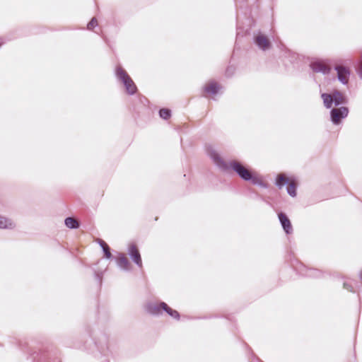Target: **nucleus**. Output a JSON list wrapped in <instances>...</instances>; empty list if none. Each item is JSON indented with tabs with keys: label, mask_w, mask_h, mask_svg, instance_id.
<instances>
[{
	"label": "nucleus",
	"mask_w": 362,
	"mask_h": 362,
	"mask_svg": "<svg viewBox=\"0 0 362 362\" xmlns=\"http://www.w3.org/2000/svg\"><path fill=\"white\" fill-rule=\"evenodd\" d=\"M206 151L214 164L221 170L226 172L232 170L244 181L250 182L252 185H257L264 189L269 187L267 183L262 181L251 170L244 166L240 162L235 160H230L228 163L226 162L211 146H207Z\"/></svg>",
	"instance_id": "f257e3e1"
},
{
	"label": "nucleus",
	"mask_w": 362,
	"mask_h": 362,
	"mask_svg": "<svg viewBox=\"0 0 362 362\" xmlns=\"http://www.w3.org/2000/svg\"><path fill=\"white\" fill-rule=\"evenodd\" d=\"M95 350L93 353L100 362H109L113 356L110 349L107 335L100 330H93L89 333Z\"/></svg>",
	"instance_id": "f03ea898"
},
{
	"label": "nucleus",
	"mask_w": 362,
	"mask_h": 362,
	"mask_svg": "<svg viewBox=\"0 0 362 362\" xmlns=\"http://www.w3.org/2000/svg\"><path fill=\"white\" fill-rule=\"evenodd\" d=\"M323 105L327 109H330L334 105L338 107L341 105H346L349 98L338 90H333L331 93H321Z\"/></svg>",
	"instance_id": "7ed1b4c3"
},
{
	"label": "nucleus",
	"mask_w": 362,
	"mask_h": 362,
	"mask_svg": "<svg viewBox=\"0 0 362 362\" xmlns=\"http://www.w3.org/2000/svg\"><path fill=\"white\" fill-rule=\"evenodd\" d=\"M33 362H61L56 350H38L30 354Z\"/></svg>",
	"instance_id": "20e7f679"
},
{
	"label": "nucleus",
	"mask_w": 362,
	"mask_h": 362,
	"mask_svg": "<svg viewBox=\"0 0 362 362\" xmlns=\"http://www.w3.org/2000/svg\"><path fill=\"white\" fill-rule=\"evenodd\" d=\"M329 112L330 121L334 125H339L341 123L342 119H345L349 112L348 107L341 106L334 108H330Z\"/></svg>",
	"instance_id": "39448f33"
},
{
	"label": "nucleus",
	"mask_w": 362,
	"mask_h": 362,
	"mask_svg": "<svg viewBox=\"0 0 362 362\" xmlns=\"http://www.w3.org/2000/svg\"><path fill=\"white\" fill-rule=\"evenodd\" d=\"M295 269L301 276L310 278H320L322 276V272L315 269L308 267L303 264H300Z\"/></svg>",
	"instance_id": "423d86ee"
},
{
	"label": "nucleus",
	"mask_w": 362,
	"mask_h": 362,
	"mask_svg": "<svg viewBox=\"0 0 362 362\" xmlns=\"http://www.w3.org/2000/svg\"><path fill=\"white\" fill-rule=\"evenodd\" d=\"M253 41L258 48L263 51H267L272 47V42L269 39L260 32L254 35Z\"/></svg>",
	"instance_id": "0eeeda50"
},
{
	"label": "nucleus",
	"mask_w": 362,
	"mask_h": 362,
	"mask_svg": "<svg viewBox=\"0 0 362 362\" xmlns=\"http://www.w3.org/2000/svg\"><path fill=\"white\" fill-rule=\"evenodd\" d=\"M309 66L313 72L320 73L323 75L329 74L332 69L329 66L327 65L320 59H315L310 62Z\"/></svg>",
	"instance_id": "6e6552de"
},
{
	"label": "nucleus",
	"mask_w": 362,
	"mask_h": 362,
	"mask_svg": "<svg viewBox=\"0 0 362 362\" xmlns=\"http://www.w3.org/2000/svg\"><path fill=\"white\" fill-rule=\"evenodd\" d=\"M334 69L337 71L338 81L343 85H346L351 74L350 69L347 66L336 65Z\"/></svg>",
	"instance_id": "1a4fd4ad"
},
{
	"label": "nucleus",
	"mask_w": 362,
	"mask_h": 362,
	"mask_svg": "<svg viewBox=\"0 0 362 362\" xmlns=\"http://www.w3.org/2000/svg\"><path fill=\"white\" fill-rule=\"evenodd\" d=\"M128 255L130 259L136 264L139 267H142V259L140 252L135 243H131L128 247Z\"/></svg>",
	"instance_id": "9d476101"
},
{
	"label": "nucleus",
	"mask_w": 362,
	"mask_h": 362,
	"mask_svg": "<svg viewBox=\"0 0 362 362\" xmlns=\"http://www.w3.org/2000/svg\"><path fill=\"white\" fill-rule=\"evenodd\" d=\"M278 218L282 228L286 235L293 233V227L288 216L284 212L278 214Z\"/></svg>",
	"instance_id": "9b49d317"
},
{
	"label": "nucleus",
	"mask_w": 362,
	"mask_h": 362,
	"mask_svg": "<svg viewBox=\"0 0 362 362\" xmlns=\"http://www.w3.org/2000/svg\"><path fill=\"white\" fill-rule=\"evenodd\" d=\"M163 304L167 303L163 301L158 303H148L146 306V310L150 315L158 316L164 311Z\"/></svg>",
	"instance_id": "f8f14e48"
},
{
	"label": "nucleus",
	"mask_w": 362,
	"mask_h": 362,
	"mask_svg": "<svg viewBox=\"0 0 362 362\" xmlns=\"http://www.w3.org/2000/svg\"><path fill=\"white\" fill-rule=\"evenodd\" d=\"M117 264L118 267L124 271H130L132 269V265L123 253H119V259L117 260Z\"/></svg>",
	"instance_id": "ddd939ff"
},
{
	"label": "nucleus",
	"mask_w": 362,
	"mask_h": 362,
	"mask_svg": "<svg viewBox=\"0 0 362 362\" xmlns=\"http://www.w3.org/2000/svg\"><path fill=\"white\" fill-rule=\"evenodd\" d=\"M122 83L124 85L126 92L128 95H133L137 92V87L131 77H129L128 79L124 80Z\"/></svg>",
	"instance_id": "4468645a"
},
{
	"label": "nucleus",
	"mask_w": 362,
	"mask_h": 362,
	"mask_svg": "<svg viewBox=\"0 0 362 362\" xmlns=\"http://www.w3.org/2000/svg\"><path fill=\"white\" fill-rule=\"evenodd\" d=\"M221 86L215 81H210L204 87V91L210 95H216L218 93Z\"/></svg>",
	"instance_id": "2eb2a0df"
},
{
	"label": "nucleus",
	"mask_w": 362,
	"mask_h": 362,
	"mask_svg": "<svg viewBox=\"0 0 362 362\" xmlns=\"http://www.w3.org/2000/svg\"><path fill=\"white\" fill-rule=\"evenodd\" d=\"M98 243L103 250L104 257L109 260L113 259L114 257L110 252V247L108 246V245L102 239H98Z\"/></svg>",
	"instance_id": "dca6fc26"
},
{
	"label": "nucleus",
	"mask_w": 362,
	"mask_h": 362,
	"mask_svg": "<svg viewBox=\"0 0 362 362\" xmlns=\"http://www.w3.org/2000/svg\"><path fill=\"white\" fill-rule=\"evenodd\" d=\"M290 182V179L284 173L278 174L275 179V185L279 189H282Z\"/></svg>",
	"instance_id": "f3484780"
},
{
	"label": "nucleus",
	"mask_w": 362,
	"mask_h": 362,
	"mask_svg": "<svg viewBox=\"0 0 362 362\" xmlns=\"http://www.w3.org/2000/svg\"><path fill=\"white\" fill-rule=\"evenodd\" d=\"M115 76L121 82L130 77L127 72L120 65H117L115 68Z\"/></svg>",
	"instance_id": "a211bd4d"
},
{
	"label": "nucleus",
	"mask_w": 362,
	"mask_h": 362,
	"mask_svg": "<svg viewBox=\"0 0 362 362\" xmlns=\"http://www.w3.org/2000/svg\"><path fill=\"white\" fill-rule=\"evenodd\" d=\"M15 226V223L10 218L0 216V228L13 229Z\"/></svg>",
	"instance_id": "6ab92c4d"
},
{
	"label": "nucleus",
	"mask_w": 362,
	"mask_h": 362,
	"mask_svg": "<svg viewBox=\"0 0 362 362\" xmlns=\"http://www.w3.org/2000/svg\"><path fill=\"white\" fill-rule=\"evenodd\" d=\"M65 226L70 229H77L79 228L80 224L77 220L73 217H66L64 220Z\"/></svg>",
	"instance_id": "aec40b11"
},
{
	"label": "nucleus",
	"mask_w": 362,
	"mask_h": 362,
	"mask_svg": "<svg viewBox=\"0 0 362 362\" xmlns=\"http://www.w3.org/2000/svg\"><path fill=\"white\" fill-rule=\"evenodd\" d=\"M163 305L164 308V312H165L168 315H170L173 319H175L177 320H180V315L177 310L171 308L168 304H163Z\"/></svg>",
	"instance_id": "412c9836"
},
{
	"label": "nucleus",
	"mask_w": 362,
	"mask_h": 362,
	"mask_svg": "<svg viewBox=\"0 0 362 362\" xmlns=\"http://www.w3.org/2000/svg\"><path fill=\"white\" fill-rule=\"evenodd\" d=\"M158 114L160 118L166 120L171 117V110L163 107L159 110Z\"/></svg>",
	"instance_id": "4be33fe9"
},
{
	"label": "nucleus",
	"mask_w": 362,
	"mask_h": 362,
	"mask_svg": "<svg viewBox=\"0 0 362 362\" xmlns=\"http://www.w3.org/2000/svg\"><path fill=\"white\" fill-rule=\"evenodd\" d=\"M286 191L287 193L292 197H295L297 194L296 193V189L297 187L294 182H289V184L287 185Z\"/></svg>",
	"instance_id": "5701e85b"
},
{
	"label": "nucleus",
	"mask_w": 362,
	"mask_h": 362,
	"mask_svg": "<svg viewBox=\"0 0 362 362\" xmlns=\"http://www.w3.org/2000/svg\"><path fill=\"white\" fill-rule=\"evenodd\" d=\"M98 26V21L96 18L93 17L87 25L88 30H92L95 27Z\"/></svg>",
	"instance_id": "b1692460"
},
{
	"label": "nucleus",
	"mask_w": 362,
	"mask_h": 362,
	"mask_svg": "<svg viewBox=\"0 0 362 362\" xmlns=\"http://www.w3.org/2000/svg\"><path fill=\"white\" fill-rule=\"evenodd\" d=\"M237 8H243L246 6V0H234Z\"/></svg>",
	"instance_id": "393cba45"
},
{
	"label": "nucleus",
	"mask_w": 362,
	"mask_h": 362,
	"mask_svg": "<svg viewBox=\"0 0 362 362\" xmlns=\"http://www.w3.org/2000/svg\"><path fill=\"white\" fill-rule=\"evenodd\" d=\"M343 288L351 293H354L355 291L353 288V286H351V284H349V282H344L343 284Z\"/></svg>",
	"instance_id": "a878e982"
},
{
	"label": "nucleus",
	"mask_w": 362,
	"mask_h": 362,
	"mask_svg": "<svg viewBox=\"0 0 362 362\" xmlns=\"http://www.w3.org/2000/svg\"><path fill=\"white\" fill-rule=\"evenodd\" d=\"M233 70L231 69V67H228L226 71V74L228 76H230L233 74Z\"/></svg>",
	"instance_id": "bb28decb"
},
{
	"label": "nucleus",
	"mask_w": 362,
	"mask_h": 362,
	"mask_svg": "<svg viewBox=\"0 0 362 362\" xmlns=\"http://www.w3.org/2000/svg\"><path fill=\"white\" fill-rule=\"evenodd\" d=\"M96 279H98L100 285L102 284V276L100 274L96 273L95 274Z\"/></svg>",
	"instance_id": "cd10ccee"
},
{
	"label": "nucleus",
	"mask_w": 362,
	"mask_h": 362,
	"mask_svg": "<svg viewBox=\"0 0 362 362\" xmlns=\"http://www.w3.org/2000/svg\"><path fill=\"white\" fill-rule=\"evenodd\" d=\"M358 75L359 78L362 80V65L359 68V70L358 71Z\"/></svg>",
	"instance_id": "c85d7f7f"
},
{
	"label": "nucleus",
	"mask_w": 362,
	"mask_h": 362,
	"mask_svg": "<svg viewBox=\"0 0 362 362\" xmlns=\"http://www.w3.org/2000/svg\"><path fill=\"white\" fill-rule=\"evenodd\" d=\"M358 278H359L361 282L362 283V270L360 271V272L358 274Z\"/></svg>",
	"instance_id": "c756f323"
},
{
	"label": "nucleus",
	"mask_w": 362,
	"mask_h": 362,
	"mask_svg": "<svg viewBox=\"0 0 362 362\" xmlns=\"http://www.w3.org/2000/svg\"><path fill=\"white\" fill-rule=\"evenodd\" d=\"M257 360H258L259 362H263V361H261L259 358H257Z\"/></svg>",
	"instance_id": "7c9ffc66"
}]
</instances>
